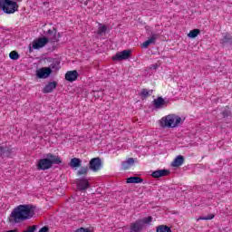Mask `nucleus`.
I'll return each instance as SVG.
<instances>
[{
  "label": "nucleus",
  "instance_id": "nucleus-1",
  "mask_svg": "<svg viewBox=\"0 0 232 232\" xmlns=\"http://www.w3.org/2000/svg\"><path fill=\"white\" fill-rule=\"evenodd\" d=\"M35 215V208L32 205H19L14 208L9 217L10 224H21L24 220H30Z\"/></svg>",
  "mask_w": 232,
  "mask_h": 232
},
{
  "label": "nucleus",
  "instance_id": "nucleus-2",
  "mask_svg": "<svg viewBox=\"0 0 232 232\" xmlns=\"http://www.w3.org/2000/svg\"><path fill=\"white\" fill-rule=\"evenodd\" d=\"M47 35H48V38L40 37L34 40L32 43L33 50H41V48H44V46L48 44L49 41H51V43L59 42V38H57V31L55 29L48 30Z\"/></svg>",
  "mask_w": 232,
  "mask_h": 232
},
{
  "label": "nucleus",
  "instance_id": "nucleus-3",
  "mask_svg": "<svg viewBox=\"0 0 232 232\" xmlns=\"http://www.w3.org/2000/svg\"><path fill=\"white\" fill-rule=\"evenodd\" d=\"M184 123V118L177 115L175 113H171L166 116H163L160 121L159 124L160 128H179L180 124Z\"/></svg>",
  "mask_w": 232,
  "mask_h": 232
},
{
  "label": "nucleus",
  "instance_id": "nucleus-4",
  "mask_svg": "<svg viewBox=\"0 0 232 232\" xmlns=\"http://www.w3.org/2000/svg\"><path fill=\"white\" fill-rule=\"evenodd\" d=\"M61 162H63L61 157L49 153L46 154L45 158L38 160L37 169L44 171L46 169H50L53 164H61Z\"/></svg>",
  "mask_w": 232,
  "mask_h": 232
},
{
  "label": "nucleus",
  "instance_id": "nucleus-5",
  "mask_svg": "<svg viewBox=\"0 0 232 232\" xmlns=\"http://www.w3.org/2000/svg\"><path fill=\"white\" fill-rule=\"evenodd\" d=\"M5 14H15L19 10V5L21 0H3Z\"/></svg>",
  "mask_w": 232,
  "mask_h": 232
},
{
  "label": "nucleus",
  "instance_id": "nucleus-6",
  "mask_svg": "<svg viewBox=\"0 0 232 232\" xmlns=\"http://www.w3.org/2000/svg\"><path fill=\"white\" fill-rule=\"evenodd\" d=\"M131 50H123L112 56V61H126L131 57Z\"/></svg>",
  "mask_w": 232,
  "mask_h": 232
},
{
  "label": "nucleus",
  "instance_id": "nucleus-7",
  "mask_svg": "<svg viewBox=\"0 0 232 232\" xmlns=\"http://www.w3.org/2000/svg\"><path fill=\"white\" fill-rule=\"evenodd\" d=\"M52 74V69L50 67H43L36 70V77L38 79H48Z\"/></svg>",
  "mask_w": 232,
  "mask_h": 232
},
{
  "label": "nucleus",
  "instance_id": "nucleus-8",
  "mask_svg": "<svg viewBox=\"0 0 232 232\" xmlns=\"http://www.w3.org/2000/svg\"><path fill=\"white\" fill-rule=\"evenodd\" d=\"M153 106L156 110H162L168 107V102L162 97H159L153 101Z\"/></svg>",
  "mask_w": 232,
  "mask_h": 232
},
{
  "label": "nucleus",
  "instance_id": "nucleus-9",
  "mask_svg": "<svg viewBox=\"0 0 232 232\" xmlns=\"http://www.w3.org/2000/svg\"><path fill=\"white\" fill-rule=\"evenodd\" d=\"M102 166V163L99 158H93L90 161V169L92 171H99Z\"/></svg>",
  "mask_w": 232,
  "mask_h": 232
},
{
  "label": "nucleus",
  "instance_id": "nucleus-10",
  "mask_svg": "<svg viewBox=\"0 0 232 232\" xmlns=\"http://www.w3.org/2000/svg\"><path fill=\"white\" fill-rule=\"evenodd\" d=\"M142 229H144L142 227V223H140L139 219L133 223H130L129 228L130 232H140L142 231Z\"/></svg>",
  "mask_w": 232,
  "mask_h": 232
},
{
  "label": "nucleus",
  "instance_id": "nucleus-11",
  "mask_svg": "<svg viewBox=\"0 0 232 232\" xmlns=\"http://www.w3.org/2000/svg\"><path fill=\"white\" fill-rule=\"evenodd\" d=\"M169 175V170L168 169H159L151 173L153 179H160V177H168Z\"/></svg>",
  "mask_w": 232,
  "mask_h": 232
},
{
  "label": "nucleus",
  "instance_id": "nucleus-12",
  "mask_svg": "<svg viewBox=\"0 0 232 232\" xmlns=\"http://www.w3.org/2000/svg\"><path fill=\"white\" fill-rule=\"evenodd\" d=\"M77 77H79V72H77V71H69L65 73V79L69 82H73V81H77Z\"/></svg>",
  "mask_w": 232,
  "mask_h": 232
},
{
  "label": "nucleus",
  "instance_id": "nucleus-13",
  "mask_svg": "<svg viewBox=\"0 0 232 232\" xmlns=\"http://www.w3.org/2000/svg\"><path fill=\"white\" fill-rule=\"evenodd\" d=\"M55 88H57V82H50L43 89V93H52V92H53V90H55Z\"/></svg>",
  "mask_w": 232,
  "mask_h": 232
},
{
  "label": "nucleus",
  "instance_id": "nucleus-14",
  "mask_svg": "<svg viewBox=\"0 0 232 232\" xmlns=\"http://www.w3.org/2000/svg\"><path fill=\"white\" fill-rule=\"evenodd\" d=\"M77 187L81 190L88 189L90 188V179H82L78 180Z\"/></svg>",
  "mask_w": 232,
  "mask_h": 232
},
{
  "label": "nucleus",
  "instance_id": "nucleus-15",
  "mask_svg": "<svg viewBox=\"0 0 232 232\" xmlns=\"http://www.w3.org/2000/svg\"><path fill=\"white\" fill-rule=\"evenodd\" d=\"M184 164V157L182 155L177 156L176 159L172 161V168H179Z\"/></svg>",
  "mask_w": 232,
  "mask_h": 232
},
{
  "label": "nucleus",
  "instance_id": "nucleus-16",
  "mask_svg": "<svg viewBox=\"0 0 232 232\" xmlns=\"http://www.w3.org/2000/svg\"><path fill=\"white\" fill-rule=\"evenodd\" d=\"M157 41V34H152L150 38H148L147 41H145L141 46L142 48H148L150 44H155V42Z\"/></svg>",
  "mask_w": 232,
  "mask_h": 232
},
{
  "label": "nucleus",
  "instance_id": "nucleus-17",
  "mask_svg": "<svg viewBox=\"0 0 232 232\" xmlns=\"http://www.w3.org/2000/svg\"><path fill=\"white\" fill-rule=\"evenodd\" d=\"M140 220L143 229L144 227H146V226H150L151 224V222H153V218L152 217H147V218H143L141 219H138Z\"/></svg>",
  "mask_w": 232,
  "mask_h": 232
},
{
  "label": "nucleus",
  "instance_id": "nucleus-18",
  "mask_svg": "<svg viewBox=\"0 0 232 232\" xmlns=\"http://www.w3.org/2000/svg\"><path fill=\"white\" fill-rule=\"evenodd\" d=\"M142 179L140 177H130L127 179V184H140Z\"/></svg>",
  "mask_w": 232,
  "mask_h": 232
},
{
  "label": "nucleus",
  "instance_id": "nucleus-19",
  "mask_svg": "<svg viewBox=\"0 0 232 232\" xmlns=\"http://www.w3.org/2000/svg\"><path fill=\"white\" fill-rule=\"evenodd\" d=\"M200 34V29H193L189 31L188 34V37L189 39H195V37L198 36Z\"/></svg>",
  "mask_w": 232,
  "mask_h": 232
},
{
  "label": "nucleus",
  "instance_id": "nucleus-20",
  "mask_svg": "<svg viewBox=\"0 0 232 232\" xmlns=\"http://www.w3.org/2000/svg\"><path fill=\"white\" fill-rule=\"evenodd\" d=\"M81 159L78 158H72L70 161L71 168H79L81 166Z\"/></svg>",
  "mask_w": 232,
  "mask_h": 232
},
{
  "label": "nucleus",
  "instance_id": "nucleus-21",
  "mask_svg": "<svg viewBox=\"0 0 232 232\" xmlns=\"http://www.w3.org/2000/svg\"><path fill=\"white\" fill-rule=\"evenodd\" d=\"M156 232H171V228L168 226L161 225L157 227Z\"/></svg>",
  "mask_w": 232,
  "mask_h": 232
},
{
  "label": "nucleus",
  "instance_id": "nucleus-22",
  "mask_svg": "<svg viewBox=\"0 0 232 232\" xmlns=\"http://www.w3.org/2000/svg\"><path fill=\"white\" fill-rule=\"evenodd\" d=\"M0 157H3L4 159L5 157H10V150L6 148L0 147Z\"/></svg>",
  "mask_w": 232,
  "mask_h": 232
},
{
  "label": "nucleus",
  "instance_id": "nucleus-23",
  "mask_svg": "<svg viewBox=\"0 0 232 232\" xmlns=\"http://www.w3.org/2000/svg\"><path fill=\"white\" fill-rule=\"evenodd\" d=\"M9 57L10 59H12L13 61H17V59H19V53L15 51H13L9 53Z\"/></svg>",
  "mask_w": 232,
  "mask_h": 232
},
{
  "label": "nucleus",
  "instance_id": "nucleus-24",
  "mask_svg": "<svg viewBox=\"0 0 232 232\" xmlns=\"http://www.w3.org/2000/svg\"><path fill=\"white\" fill-rule=\"evenodd\" d=\"M121 168H122V169H130V168H131V166L128 163L127 160H125L122 162Z\"/></svg>",
  "mask_w": 232,
  "mask_h": 232
},
{
  "label": "nucleus",
  "instance_id": "nucleus-25",
  "mask_svg": "<svg viewBox=\"0 0 232 232\" xmlns=\"http://www.w3.org/2000/svg\"><path fill=\"white\" fill-rule=\"evenodd\" d=\"M213 218H215V215H209L207 217L199 218V220H213Z\"/></svg>",
  "mask_w": 232,
  "mask_h": 232
},
{
  "label": "nucleus",
  "instance_id": "nucleus-26",
  "mask_svg": "<svg viewBox=\"0 0 232 232\" xmlns=\"http://www.w3.org/2000/svg\"><path fill=\"white\" fill-rule=\"evenodd\" d=\"M86 173H88V168H82V169L78 171V175H86Z\"/></svg>",
  "mask_w": 232,
  "mask_h": 232
},
{
  "label": "nucleus",
  "instance_id": "nucleus-27",
  "mask_svg": "<svg viewBox=\"0 0 232 232\" xmlns=\"http://www.w3.org/2000/svg\"><path fill=\"white\" fill-rule=\"evenodd\" d=\"M140 95L141 97H148V95H150V91L146 90V89H143L141 92H140Z\"/></svg>",
  "mask_w": 232,
  "mask_h": 232
},
{
  "label": "nucleus",
  "instance_id": "nucleus-28",
  "mask_svg": "<svg viewBox=\"0 0 232 232\" xmlns=\"http://www.w3.org/2000/svg\"><path fill=\"white\" fill-rule=\"evenodd\" d=\"M106 32V25L100 24L99 25V34H104Z\"/></svg>",
  "mask_w": 232,
  "mask_h": 232
},
{
  "label": "nucleus",
  "instance_id": "nucleus-29",
  "mask_svg": "<svg viewBox=\"0 0 232 232\" xmlns=\"http://www.w3.org/2000/svg\"><path fill=\"white\" fill-rule=\"evenodd\" d=\"M127 163L129 164V166H133V164H135V160L130 158V159H128L127 160Z\"/></svg>",
  "mask_w": 232,
  "mask_h": 232
},
{
  "label": "nucleus",
  "instance_id": "nucleus-30",
  "mask_svg": "<svg viewBox=\"0 0 232 232\" xmlns=\"http://www.w3.org/2000/svg\"><path fill=\"white\" fill-rule=\"evenodd\" d=\"M35 231V226L27 227L26 230H24L23 232H34Z\"/></svg>",
  "mask_w": 232,
  "mask_h": 232
},
{
  "label": "nucleus",
  "instance_id": "nucleus-31",
  "mask_svg": "<svg viewBox=\"0 0 232 232\" xmlns=\"http://www.w3.org/2000/svg\"><path fill=\"white\" fill-rule=\"evenodd\" d=\"M38 232H48V227H44Z\"/></svg>",
  "mask_w": 232,
  "mask_h": 232
},
{
  "label": "nucleus",
  "instance_id": "nucleus-32",
  "mask_svg": "<svg viewBox=\"0 0 232 232\" xmlns=\"http://www.w3.org/2000/svg\"><path fill=\"white\" fill-rule=\"evenodd\" d=\"M229 35H226L225 36V43H231V41L229 40Z\"/></svg>",
  "mask_w": 232,
  "mask_h": 232
},
{
  "label": "nucleus",
  "instance_id": "nucleus-33",
  "mask_svg": "<svg viewBox=\"0 0 232 232\" xmlns=\"http://www.w3.org/2000/svg\"><path fill=\"white\" fill-rule=\"evenodd\" d=\"M1 8H2V10H4V2H3V0H0V10H1Z\"/></svg>",
  "mask_w": 232,
  "mask_h": 232
},
{
  "label": "nucleus",
  "instance_id": "nucleus-34",
  "mask_svg": "<svg viewBox=\"0 0 232 232\" xmlns=\"http://www.w3.org/2000/svg\"><path fill=\"white\" fill-rule=\"evenodd\" d=\"M80 3H83V5H87L86 0H80Z\"/></svg>",
  "mask_w": 232,
  "mask_h": 232
},
{
  "label": "nucleus",
  "instance_id": "nucleus-35",
  "mask_svg": "<svg viewBox=\"0 0 232 232\" xmlns=\"http://www.w3.org/2000/svg\"><path fill=\"white\" fill-rule=\"evenodd\" d=\"M159 66L156 64V65H153V68H154V70H157V68H158Z\"/></svg>",
  "mask_w": 232,
  "mask_h": 232
}]
</instances>
